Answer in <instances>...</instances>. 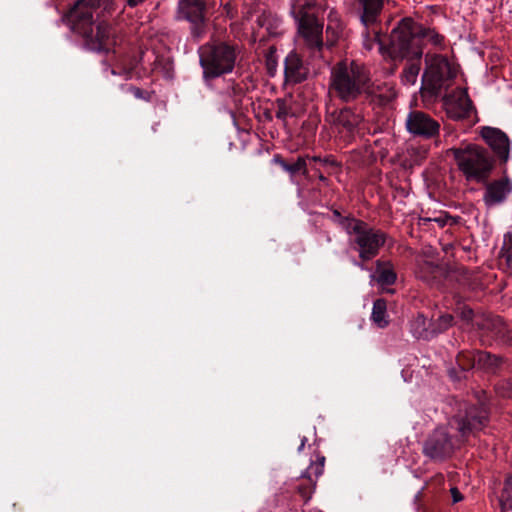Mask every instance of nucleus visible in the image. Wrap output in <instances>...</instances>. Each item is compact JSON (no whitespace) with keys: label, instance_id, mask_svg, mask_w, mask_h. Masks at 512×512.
<instances>
[{"label":"nucleus","instance_id":"nucleus-1","mask_svg":"<svg viewBox=\"0 0 512 512\" xmlns=\"http://www.w3.org/2000/svg\"><path fill=\"white\" fill-rule=\"evenodd\" d=\"M115 11L113 0H78L61 20L82 39L86 49L110 53L123 41L120 30L107 21Z\"/></svg>","mask_w":512,"mask_h":512},{"label":"nucleus","instance_id":"nucleus-2","mask_svg":"<svg viewBox=\"0 0 512 512\" xmlns=\"http://www.w3.org/2000/svg\"><path fill=\"white\" fill-rule=\"evenodd\" d=\"M329 94L342 102L356 101L363 94H375L372 88L369 69L362 63L344 59L336 63L330 72ZM382 101H390L396 96L392 87L387 88L385 94L379 93Z\"/></svg>","mask_w":512,"mask_h":512},{"label":"nucleus","instance_id":"nucleus-3","mask_svg":"<svg viewBox=\"0 0 512 512\" xmlns=\"http://www.w3.org/2000/svg\"><path fill=\"white\" fill-rule=\"evenodd\" d=\"M424 45L443 50L446 38L434 27H426L410 17L402 18L390 33L389 53L393 59L419 60Z\"/></svg>","mask_w":512,"mask_h":512},{"label":"nucleus","instance_id":"nucleus-4","mask_svg":"<svg viewBox=\"0 0 512 512\" xmlns=\"http://www.w3.org/2000/svg\"><path fill=\"white\" fill-rule=\"evenodd\" d=\"M340 226L349 237L350 247L358 253L360 261L355 260L354 265L365 269L364 262L379 254L387 240V234L356 218H343Z\"/></svg>","mask_w":512,"mask_h":512},{"label":"nucleus","instance_id":"nucleus-5","mask_svg":"<svg viewBox=\"0 0 512 512\" xmlns=\"http://www.w3.org/2000/svg\"><path fill=\"white\" fill-rule=\"evenodd\" d=\"M454 158L458 170L469 182L485 183L494 168L489 151L477 144H467L448 151Z\"/></svg>","mask_w":512,"mask_h":512},{"label":"nucleus","instance_id":"nucleus-6","mask_svg":"<svg viewBox=\"0 0 512 512\" xmlns=\"http://www.w3.org/2000/svg\"><path fill=\"white\" fill-rule=\"evenodd\" d=\"M237 47L220 41L207 43L200 48V64L205 79L231 73L237 59Z\"/></svg>","mask_w":512,"mask_h":512},{"label":"nucleus","instance_id":"nucleus-7","mask_svg":"<svg viewBox=\"0 0 512 512\" xmlns=\"http://www.w3.org/2000/svg\"><path fill=\"white\" fill-rule=\"evenodd\" d=\"M426 63L423 81L433 94H438L450 85V81L456 76V70L442 55L426 56Z\"/></svg>","mask_w":512,"mask_h":512},{"label":"nucleus","instance_id":"nucleus-8","mask_svg":"<svg viewBox=\"0 0 512 512\" xmlns=\"http://www.w3.org/2000/svg\"><path fill=\"white\" fill-rule=\"evenodd\" d=\"M297 23L299 35L313 55L319 54L323 47V24L314 14H300L293 16Z\"/></svg>","mask_w":512,"mask_h":512},{"label":"nucleus","instance_id":"nucleus-9","mask_svg":"<svg viewBox=\"0 0 512 512\" xmlns=\"http://www.w3.org/2000/svg\"><path fill=\"white\" fill-rule=\"evenodd\" d=\"M459 439H453L447 429L437 428L426 440L423 452L432 460H443L449 457L454 449L459 446Z\"/></svg>","mask_w":512,"mask_h":512},{"label":"nucleus","instance_id":"nucleus-10","mask_svg":"<svg viewBox=\"0 0 512 512\" xmlns=\"http://www.w3.org/2000/svg\"><path fill=\"white\" fill-rule=\"evenodd\" d=\"M205 3L203 0H180L178 4V19L191 24V33L195 38H201L205 32L204 20Z\"/></svg>","mask_w":512,"mask_h":512},{"label":"nucleus","instance_id":"nucleus-11","mask_svg":"<svg viewBox=\"0 0 512 512\" xmlns=\"http://www.w3.org/2000/svg\"><path fill=\"white\" fill-rule=\"evenodd\" d=\"M314 457L315 458L311 459L310 465L301 474L296 484V489L305 502L310 500L315 490L317 480L324 471L325 457L320 453H315Z\"/></svg>","mask_w":512,"mask_h":512},{"label":"nucleus","instance_id":"nucleus-12","mask_svg":"<svg viewBox=\"0 0 512 512\" xmlns=\"http://www.w3.org/2000/svg\"><path fill=\"white\" fill-rule=\"evenodd\" d=\"M479 135L500 162H508L510 158L511 141L504 131L496 127L483 126L479 130Z\"/></svg>","mask_w":512,"mask_h":512},{"label":"nucleus","instance_id":"nucleus-13","mask_svg":"<svg viewBox=\"0 0 512 512\" xmlns=\"http://www.w3.org/2000/svg\"><path fill=\"white\" fill-rule=\"evenodd\" d=\"M447 116L453 120L468 118L472 112V101L466 89L457 88L443 98Z\"/></svg>","mask_w":512,"mask_h":512},{"label":"nucleus","instance_id":"nucleus-14","mask_svg":"<svg viewBox=\"0 0 512 512\" xmlns=\"http://www.w3.org/2000/svg\"><path fill=\"white\" fill-rule=\"evenodd\" d=\"M487 419V413L483 409L477 407H469L465 409V415L458 414L450 422L457 424L460 437H466L473 430L481 429Z\"/></svg>","mask_w":512,"mask_h":512},{"label":"nucleus","instance_id":"nucleus-15","mask_svg":"<svg viewBox=\"0 0 512 512\" xmlns=\"http://www.w3.org/2000/svg\"><path fill=\"white\" fill-rule=\"evenodd\" d=\"M406 127L410 133L425 138L438 134L440 128L437 121L421 111H412L408 114Z\"/></svg>","mask_w":512,"mask_h":512},{"label":"nucleus","instance_id":"nucleus-16","mask_svg":"<svg viewBox=\"0 0 512 512\" xmlns=\"http://www.w3.org/2000/svg\"><path fill=\"white\" fill-rule=\"evenodd\" d=\"M332 122L339 133L353 136L360 128L363 122V116L352 108L345 107L332 114Z\"/></svg>","mask_w":512,"mask_h":512},{"label":"nucleus","instance_id":"nucleus-17","mask_svg":"<svg viewBox=\"0 0 512 512\" xmlns=\"http://www.w3.org/2000/svg\"><path fill=\"white\" fill-rule=\"evenodd\" d=\"M458 362L464 369L477 367L490 372H494L501 363V358L491 355L484 351H473L466 354H460Z\"/></svg>","mask_w":512,"mask_h":512},{"label":"nucleus","instance_id":"nucleus-18","mask_svg":"<svg viewBox=\"0 0 512 512\" xmlns=\"http://www.w3.org/2000/svg\"><path fill=\"white\" fill-rule=\"evenodd\" d=\"M511 192L512 181L507 177H503L485 186L483 201L488 207L496 206L503 203Z\"/></svg>","mask_w":512,"mask_h":512},{"label":"nucleus","instance_id":"nucleus-19","mask_svg":"<svg viewBox=\"0 0 512 512\" xmlns=\"http://www.w3.org/2000/svg\"><path fill=\"white\" fill-rule=\"evenodd\" d=\"M357 12L360 22L365 29L376 27L380 23V15L384 7L385 0H356Z\"/></svg>","mask_w":512,"mask_h":512},{"label":"nucleus","instance_id":"nucleus-20","mask_svg":"<svg viewBox=\"0 0 512 512\" xmlns=\"http://www.w3.org/2000/svg\"><path fill=\"white\" fill-rule=\"evenodd\" d=\"M285 78L291 83H300L308 76V68L304 65L299 55L291 51L284 62Z\"/></svg>","mask_w":512,"mask_h":512},{"label":"nucleus","instance_id":"nucleus-21","mask_svg":"<svg viewBox=\"0 0 512 512\" xmlns=\"http://www.w3.org/2000/svg\"><path fill=\"white\" fill-rule=\"evenodd\" d=\"M319 162L322 166L328 167V166H336L337 161L332 156H299L295 163L289 164L287 173L290 174L291 177H293L295 174L301 172L305 177L308 176V165H311V163H317Z\"/></svg>","mask_w":512,"mask_h":512},{"label":"nucleus","instance_id":"nucleus-22","mask_svg":"<svg viewBox=\"0 0 512 512\" xmlns=\"http://www.w3.org/2000/svg\"><path fill=\"white\" fill-rule=\"evenodd\" d=\"M448 322H411V331L418 339L429 340L441 330L448 328Z\"/></svg>","mask_w":512,"mask_h":512},{"label":"nucleus","instance_id":"nucleus-23","mask_svg":"<svg viewBox=\"0 0 512 512\" xmlns=\"http://www.w3.org/2000/svg\"><path fill=\"white\" fill-rule=\"evenodd\" d=\"M375 279L381 286L395 283L397 275L390 261L378 260L376 262Z\"/></svg>","mask_w":512,"mask_h":512},{"label":"nucleus","instance_id":"nucleus-24","mask_svg":"<svg viewBox=\"0 0 512 512\" xmlns=\"http://www.w3.org/2000/svg\"><path fill=\"white\" fill-rule=\"evenodd\" d=\"M474 317L473 309L463 302H457L455 307L453 308V313H445L441 314L437 320H455L459 318L460 320H472Z\"/></svg>","mask_w":512,"mask_h":512},{"label":"nucleus","instance_id":"nucleus-25","mask_svg":"<svg viewBox=\"0 0 512 512\" xmlns=\"http://www.w3.org/2000/svg\"><path fill=\"white\" fill-rule=\"evenodd\" d=\"M363 46L367 51H371L376 46L380 51L383 49L380 33L376 30V27L366 29V32L363 34Z\"/></svg>","mask_w":512,"mask_h":512},{"label":"nucleus","instance_id":"nucleus-26","mask_svg":"<svg viewBox=\"0 0 512 512\" xmlns=\"http://www.w3.org/2000/svg\"><path fill=\"white\" fill-rule=\"evenodd\" d=\"M501 509L505 512L512 510V475L504 483L503 490L499 497Z\"/></svg>","mask_w":512,"mask_h":512},{"label":"nucleus","instance_id":"nucleus-27","mask_svg":"<svg viewBox=\"0 0 512 512\" xmlns=\"http://www.w3.org/2000/svg\"><path fill=\"white\" fill-rule=\"evenodd\" d=\"M439 271L440 268L438 265L425 261L419 265L417 274L422 280L430 282L432 278L436 277Z\"/></svg>","mask_w":512,"mask_h":512},{"label":"nucleus","instance_id":"nucleus-28","mask_svg":"<svg viewBox=\"0 0 512 512\" xmlns=\"http://www.w3.org/2000/svg\"><path fill=\"white\" fill-rule=\"evenodd\" d=\"M317 0H292L291 14L293 16L300 14H309L307 10L315 8Z\"/></svg>","mask_w":512,"mask_h":512},{"label":"nucleus","instance_id":"nucleus-29","mask_svg":"<svg viewBox=\"0 0 512 512\" xmlns=\"http://www.w3.org/2000/svg\"><path fill=\"white\" fill-rule=\"evenodd\" d=\"M420 72V65L418 63H411L402 73V82L406 85H414L417 81Z\"/></svg>","mask_w":512,"mask_h":512},{"label":"nucleus","instance_id":"nucleus-30","mask_svg":"<svg viewBox=\"0 0 512 512\" xmlns=\"http://www.w3.org/2000/svg\"><path fill=\"white\" fill-rule=\"evenodd\" d=\"M387 312V304L384 299H377L373 303L371 320H384Z\"/></svg>","mask_w":512,"mask_h":512},{"label":"nucleus","instance_id":"nucleus-31","mask_svg":"<svg viewBox=\"0 0 512 512\" xmlns=\"http://www.w3.org/2000/svg\"><path fill=\"white\" fill-rule=\"evenodd\" d=\"M508 236L505 235L503 246L499 252L500 260L504 261L507 266H510L512 263V242L511 238L507 240Z\"/></svg>","mask_w":512,"mask_h":512},{"label":"nucleus","instance_id":"nucleus-32","mask_svg":"<svg viewBox=\"0 0 512 512\" xmlns=\"http://www.w3.org/2000/svg\"><path fill=\"white\" fill-rule=\"evenodd\" d=\"M327 19L329 22L327 30L333 29L339 31L342 29L341 16L336 10L331 9L327 15Z\"/></svg>","mask_w":512,"mask_h":512},{"label":"nucleus","instance_id":"nucleus-33","mask_svg":"<svg viewBox=\"0 0 512 512\" xmlns=\"http://www.w3.org/2000/svg\"><path fill=\"white\" fill-rule=\"evenodd\" d=\"M311 169L312 171L315 173V175L317 176V178L323 182L324 184H328V179L327 177L324 176V173H323V169L322 168H325V169H333V168H337L339 166V164L337 163L336 166H328V167H325V166H322L319 162L317 163H311Z\"/></svg>","mask_w":512,"mask_h":512},{"label":"nucleus","instance_id":"nucleus-34","mask_svg":"<svg viewBox=\"0 0 512 512\" xmlns=\"http://www.w3.org/2000/svg\"><path fill=\"white\" fill-rule=\"evenodd\" d=\"M449 217L446 216V215H440L438 217H435V218H430V217H420L419 218V224L420 225H426L428 222H436L439 227H444L447 225L448 221H449Z\"/></svg>","mask_w":512,"mask_h":512},{"label":"nucleus","instance_id":"nucleus-35","mask_svg":"<svg viewBox=\"0 0 512 512\" xmlns=\"http://www.w3.org/2000/svg\"><path fill=\"white\" fill-rule=\"evenodd\" d=\"M128 91L134 95L137 99H142L145 101H150L151 94L148 91L142 90L138 87L131 86L128 88Z\"/></svg>","mask_w":512,"mask_h":512},{"label":"nucleus","instance_id":"nucleus-36","mask_svg":"<svg viewBox=\"0 0 512 512\" xmlns=\"http://www.w3.org/2000/svg\"><path fill=\"white\" fill-rule=\"evenodd\" d=\"M275 115L277 119H280L282 121H285L289 116V111L283 102L278 104Z\"/></svg>","mask_w":512,"mask_h":512},{"label":"nucleus","instance_id":"nucleus-37","mask_svg":"<svg viewBox=\"0 0 512 512\" xmlns=\"http://www.w3.org/2000/svg\"><path fill=\"white\" fill-rule=\"evenodd\" d=\"M133 70V66L129 68H123L120 71H116L115 69H111V74L113 75H122L125 79H129L131 77V73Z\"/></svg>","mask_w":512,"mask_h":512},{"label":"nucleus","instance_id":"nucleus-38","mask_svg":"<svg viewBox=\"0 0 512 512\" xmlns=\"http://www.w3.org/2000/svg\"><path fill=\"white\" fill-rule=\"evenodd\" d=\"M272 162L279 165L284 171H288L287 167L289 166V164L283 160L280 154H275L272 158Z\"/></svg>","mask_w":512,"mask_h":512},{"label":"nucleus","instance_id":"nucleus-39","mask_svg":"<svg viewBox=\"0 0 512 512\" xmlns=\"http://www.w3.org/2000/svg\"><path fill=\"white\" fill-rule=\"evenodd\" d=\"M272 162L279 165L284 171H288L287 167L289 166V164L283 160L280 154H275L272 158Z\"/></svg>","mask_w":512,"mask_h":512},{"label":"nucleus","instance_id":"nucleus-40","mask_svg":"<svg viewBox=\"0 0 512 512\" xmlns=\"http://www.w3.org/2000/svg\"><path fill=\"white\" fill-rule=\"evenodd\" d=\"M450 492L454 503H457L462 500L463 497L456 487H452L450 489Z\"/></svg>","mask_w":512,"mask_h":512},{"label":"nucleus","instance_id":"nucleus-41","mask_svg":"<svg viewBox=\"0 0 512 512\" xmlns=\"http://www.w3.org/2000/svg\"><path fill=\"white\" fill-rule=\"evenodd\" d=\"M124 1H125L127 6H129L130 8H134V7L142 4L146 0H124Z\"/></svg>","mask_w":512,"mask_h":512},{"label":"nucleus","instance_id":"nucleus-42","mask_svg":"<svg viewBox=\"0 0 512 512\" xmlns=\"http://www.w3.org/2000/svg\"><path fill=\"white\" fill-rule=\"evenodd\" d=\"M307 441H308V439H307V437H305V436H302V437L300 438V445H299V447L297 448V451H298L299 453L303 451V449H304V447H305V445H306Z\"/></svg>","mask_w":512,"mask_h":512},{"label":"nucleus","instance_id":"nucleus-43","mask_svg":"<svg viewBox=\"0 0 512 512\" xmlns=\"http://www.w3.org/2000/svg\"><path fill=\"white\" fill-rule=\"evenodd\" d=\"M377 324V326L379 328H385L386 325L388 324V322H381V321H378V322H375Z\"/></svg>","mask_w":512,"mask_h":512},{"label":"nucleus","instance_id":"nucleus-44","mask_svg":"<svg viewBox=\"0 0 512 512\" xmlns=\"http://www.w3.org/2000/svg\"><path fill=\"white\" fill-rule=\"evenodd\" d=\"M333 214H334V216H335V217H338V218H339V223L341 222V219H343V218H344V217H341V215H340L339 211H337V210H335V211L333 212Z\"/></svg>","mask_w":512,"mask_h":512},{"label":"nucleus","instance_id":"nucleus-45","mask_svg":"<svg viewBox=\"0 0 512 512\" xmlns=\"http://www.w3.org/2000/svg\"><path fill=\"white\" fill-rule=\"evenodd\" d=\"M501 395H502V396H504V397H506V396H508V393H504V392H503V393H501Z\"/></svg>","mask_w":512,"mask_h":512},{"label":"nucleus","instance_id":"nucleus-46","mask_svg":"<svg viewBox=\"0 0 512 512\" xmlns=\"http://www.w3.org/2000/svg\"><path fill=\"white\" fill-rule=\"evenodd\" d=\"M423 321H426L427 320V317H424V316H421Z\"/></svg>","mask_w":512,"mask_h":512}]
</instances>
